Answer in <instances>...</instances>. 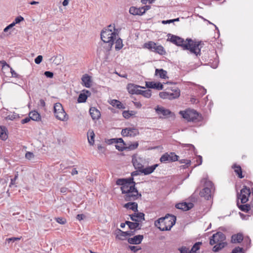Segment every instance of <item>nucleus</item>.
Masks as SVG:
<instances>
[{"label": "nucleus", "mask_w": 253, "mask_h": 253, "mask_svg": "<svg viewBox=\"0 0 253 253\" xmlns=\"http://www.w3.org/2000/svg\"><path fill=\"white\" fill-rule=\"evenodd\" d=\"M138 174V172L135 171L131 173V177L118 179L116 181L117 185L122 186L121 189L122 193L125 194L124 198L126 201H134L141 197V194L135 187V182L133 178V176Z\"/></svg>", "instance_id": "1"}, {"label": "nucleus", "mask_w": 253, "mask_h": 253, "mask_svg": "<svg viewBox=\"0 0 253 253\" xmlns=\"http://www.w3.org/2000/svg\"><path fill=\"white\" fill-rule=\"evenodd\" d=\"M169 40L174 44L182 46L184 49L189 50L190 52L196 55H200L201 47L200 45L201 42H196L191 39H186L184 41L183 39L174 35L169 34Z\"/></svg>", "instance_id": "2"}, {"label": "nucleus", "mask_w": 253, "mask_h": 253, "mask_svg": "<svg viewBox=\"0 0 253 253\" xmlns=\"http://www.w3.org/2000/svg\"><path fill=\"white\" fill-rule=\"evenodd\" d=\"M118 30L115 28L114 25H110L102 31L101 39L104 43L108 44L106 47L107 50L111 49L115 40L118 38Z\"/></svg>", "instance_id": "3"}, {"label": "nucleus", "mask_w": 253, "mask_h": 253, "mask_svg": "<svg viewBox=\"0 0 253 253\" xmlns=\"http://www.w3.org/2000/svg\"><path fill=\"white\" fill-rule=\"evenodd\" d=\"M176 217L168 214L165 217L159 218L155 222V225L161 231L169 230L175 224Z\"/></svg>", "instance_id": "4"}, {"label": "nucleus", "mask_w": 253, "mask_h": 253, "mask_svg": "<svg viewBox=\"0 0 253 253\" xmlns=\"http://www.w3.org/2000/svg\"><path fill=\"white\" fill-rule=\"evenodd\" d=\"M204 183V188L200 191V195L206 200H209L211 196L212 191L214 190V186L211 181L204 178L201 180Z\"/></svg>", "instance_id": "5"}, {"label": "nucleus", "mask_w": 253, "mask_h": 253, "mask_svg": "<svg viewBox=\"0 0 253 253\" xmlns=\"http://www.w3.org/2000/svg\"><path fill=\"white\" fill-rule=\"evenodd\" d=\"M180 114L189 122H197L202 120L201 116L194 110L188 109L185 111H180Z\"/></svg>", "instance_id": "6"}, {"label": "nucleus", "mask_w": 253, "mask_h": 253, "mask_svg": "<svg viewBox=\"0 0 253 253\" xmlns=\"http://www.w3.org/2000/svg\"><path fill=\"white\" fill-rule=\"evenodd\" d=\"M54 114L56 118L60 121L66 122L68 119V116L64 111L62 104L56 103L54 105Z\"/></svg>", "instance_id": "7"}, {"label": "nucleus", "mask_w": 253, "mask_h": 253, "mask_svg": "<svg viewBox=\"0 0 253 253\" xmlns=\"http://www.w3.org/2000/svg\"><path fill=\"white\" fill-rule=\"evenodd\" d=\"M144 47L151 51L155 52L160 55H165L166 53L164 47L161 45H158L153 42H149L144 44Z\"/></svg>", "instance_id": "8"}, {"label": "nucleus", "mask_w": 253, "mask_h": 253, "mask_svg": "<svg viewBox=\"0 0 253 253\" xmlns=\"http://www.w3.org/2000/svg\"><path fill=\"white\" fill-rule=\"evenodd\" d=\"M180 95V90L177 88L171 89V91L161 92L159 96L163 99H173L178 97Z\"/></svg>", "instance_id": "9"}, {"label": "nucleus", "mask_w": 253, "mask_h": 253, "mask_svg": "<svg viewBox=\"0 0 253 253\" xmlns=\"http://www.w3.org/2000/svg\"><path fill=\"white\" fill-rule=\"evenodd\" d=\"M250 194L251 190L250 188L244 186L241 190L240 194L238 195V198L240 199L241 203L245 204L248 201V198Z\"/></svg>", "instance_id": "10"}, {"label": "nucleus", "mask_w": 253, "mask_h": 253, "mask_svg": "<svg viewBox=\"0 0 253 253\" xmlns=\"http://www.w3.org/2000/svg\"><path fill=\"white\" fill-rule=\"evenodd\" d=\"M178 156L174 153H166L163 155L160 160L162 163H166L167 162H175L178 160Z\"/></svg>", "instance_id": "11"}, {"label": "nucleus", "mask_w": 253, "mask_h": 253, "mask_svg": "<svg viewBox=\"0 0 253 253\" xmlns=\"http://www.w3.org/2000/svg\"><path fill=\"white\" fill-rule=\"evenodd\" d=\"M225 240L224 234L222 232H218L212 236L211 238L210 239V243L211 245H213L216 243L224 242Z\"/></svg>", "instance_id": "12"}, {"label": "nucleus", "mask_w": 253, "mask_h": 253, "mask_svg": "<svg viewBox=\"0 0 253 253\" xmlns=\"http://www.w3.org/2000/svg\"><path fill=\"white\" fill-rule=\"evenodd\" d=\"M143 161L142 158L133 156L132 158V163L133 164V166L134 167L135 169H137L139 170V171H140V170L143 168Z\"/></svg>", "instance_id": "13"}, {"label": "nucleus", "mask_w": 253, "mask_h": 253, "mask_svg": "<svg viewBox=\"0 0 253 253\" xmlns=\"http://www.w3.org/2000/svg\"><path fill=\"white\" fill-rule=\"evenodd\" d=\"M82 84L87 88L91 87L92 85V80L91 76H89L88 74H84L82 78Z\"/></svg>", "instance_id": "14"}, {"label": "nucleus", "mask_w": 253, "mask_h": 253, "mask_svg": "<svg viewBox=\"0 0 253 253\" xmlns=\"http://www.w3.org/2000/svg\"><path fill=\"white\" fill-rule=\"evenodd\" d=\"M141 86L132 84H129L127 85L128 92L131 94H139L140 93Z\"/></svg>", "instance_id": "15"}, {"label": "nucleus", "mask_w": 253, "mask_h": 253, "mask_svg": "<svg viewBox=\"0 0 253 253\" xmlns=\"http://www.w3.org/2000/svg\"><path fill=\"white\" fill-rule=\"evenodd\" d=\"M146 11V9L145 7H141L139 8H137L134 6H131L129 8V12L131 14L133 15H142Z\"/></svg>", "instance_id": "16"}, {"label": "nucleus", "mask_w": 253, "mask_h": 253, "mask_svg": "<svg viewBox=\"0 0 253 253\" xmlns=\"http://www.w3.org/2000/svg\"><path fill=\"white\" fill-rule=\"evenodd\" d=\"M193 204L191 203H178L175 205V207L177 209H180L184 211H187L192 208Z\"/></svg>", "instance_id": "17"}, {"label": "nucleus", "mask_w": 253, "mask_h": 253, "mask_svg": "<svg viewBox=\"0 0 253 253\" xmlns=\"http://www.w3.org/2000/svg\"><path fill=\"white\" fill-rule=\"evenodd\" d=\"M147 87L150 88L162 90L163 89V84L159 82H149L146 83Z\"/></svg>", "instance_id": "18"}, {"label": "nucleus", "mask_w": 253, "mask_h": 253, "mask_svg": "<svg viewBox=\"0 0 253 253\" xmlns=\"http://www.w3.org/2000/svg\"><path fill=\"white\" fill-rule=\"evenodd\" d=\"M130 218L132 221L135 222H141L144 220V214L142 212L134 213L130 215Z\"/></svg>", "instance_id": "19"}, {"label": "nucleus", "mask_w": 253, "mask_h": 253, "mask_svg": "<svg viewBox=\"0 0 253 253\" xmlns=\"http://www.w3.org/2000/svg\"><path fill=\"white\" fill-rule=\"evenodd\" d=\"M143 239V236L142 235H138L135 236L132 238L128 239V242L130 244H139L141 243Z\"/></svg>", "instance_id": "20"}, {"label": "nucleus", "mask_w": 253, "mask_h": 253, "mask_svg": "<svg viewBox=\"0 0 253 253\" xmlns=\"http://www.w3.org/2000/svg\"><path fill=\"white\" fill-rule=\"evenodd\" d=\"M89 113L93 120H97L100 117V111L95 107H91L89 109Z\"/></svg>", "instance_id": "21"}, {"label": "nucleus", "mask_w": 253, "mask_h": 253, "mask_svg": "<svg viewBox=\"0 0 253 253\" xmlns=\"http://www.w3.org/2000/svg\"><path fill=\"white\" fill-rule=\"evenodd\" d=\"M158 166V164H155L154 165L148 167L146 168H143L142 169L140 170V172L144 173V175H148L152 173Z\"/></svg>", "instance_id": "22"}, {"label": "nucleus", "mask_w": 253, "mask_h": 253, "mask_svg": "<svg viewBox=\"0 0 253 253\" xmlns=\"http://www.w3.org/2000/svg\"><path fill=\"white\" fill-rule=\"evenodd\" d=\"M243 239L244 237L243 234L239 233L232 236L231 242L232 243H240Z\"/></svg>", "instance_id": "23"}, {"label": "nucleus", "mask_w": 253, "mask_h": 253, "mask_svg": "<svg viewBox=\"0 0 253 253\" xmlns=\"http://www.w3.org/2000/svg\"><path fill=\"white\" fill-rule=\"evenodd\" d=\"M155 75L161 79H166L168 78L167 72L163 69H156L155 70Z\"/></svg>", "instance_id": "24"}, {"label": "nucleus", "mask_w": 253, "mask_h": 253, "mask_svg": "<svg viewBox=\"0 0 253 253\" xmlns=\"http://www.w3.org/2000/svg\"><path fill=\"white\" fill-rule=\"evenodd\" d=\"M87 140L89 144L93 145L94 143L95 134L92 129H89L87 132Z\"/></svg>", "instance_id": "25"}, {"label": "nucleus", "mask_w": 253, "mask_h": 253, "mask_svg": "<svg viewBox=\"0 0 253 253\" xmlns=\"http://www.w3.org/2000/svg\"><path fill=\"white\" fill-rule=\"evenodd\" d=\"M109 103L113 107H116L118 109H125L124 105L119 100L112 99L109 101Z\"/></svg>", "instance_id": "26"}, {"label": "nucleus", "mask_w": 253, "mask_h": 253, "mask_svg": "<svg viewBox=\"0 0 253 253\" xmlns=\"http://www.w3.org/2000/svg\"><path fill=\"white\" fill-rule=\"evenodd\" d=\"M156 111L158 114H162L164 116H167L171 113L168 109H166L164 107L159 106L156 108Z\"/></svg>", "instance_id": "27"}, {"label": "nucleus", "mask_w": 253, "mask_h": 253, "mask_svg": "<svg viewBox=\"0 0 253 253\" xmlns=\"http://www.w3.org/2000/svg\"><path fill=\"white\" fill-rule=\"evenodd\" d=\"M29 116L33 121H39L41 120V116L37 111H33L30 112Z\"/></svg>", "instance_id": "28"}, {"label": "nucleus", "mask_w": 253, "mask_h": 253, "mask_svg": "<svg viewBox=\"0 0 253 253\" xmlns=\"http://www.w3.org/2000/svg\"><path fill=\"white\" fill-rule=\"evenodd\" d=\"M216 244L212 249V251L214 252H217L223 249L226 245L224 242H221L219 243H216Z\"/></svg>", "instance_id": "29"}, {"label": "nucleus", "mask_w": 253, "mask_h": 253, "mask_svg": "<svg viewBox=\"0 0 253 253\" xmlns=\"http://www.w3.org/2000/svg\"><path fill=\"white\" fill-rule=\"evenodd\" d=\"M124 207L132 210L134 211H137V204L135 202H129L124 205Z\"/></svg>", "instance_id": "30"}, {"label": "nucleus", "mask_w": 253, "mask_h": 253, "mask_svg": "<svg viewBox=\"0 0 253 253\" xmlns=\"http://www.w3.org/2000/svg\"><path fill=\"white\" fill-rule=\"evenodd\" d=\"M126 223L128 225V227L130 229H140L139 227L140 224L138 222H132L130 221H126Z\"/></svg>", "instance_id": "31"}, {"label": "nucleus", "mask_w": 253, "mask_h": 253, "mask_svg": "<svg viewBox=\"0 0 253 253\" xmlns=\"http://www.w3.org/2000/svg\"><path fill=\"white\" fill-rule=\"evenodd\" d=\"M138 146V142L136 141L133 143H126V150H133L136 149Z\"/></svg>", "instance_id": "32"}, {"label": "nucleus", "mask_w": 253, "mask_h": 253, "mask_svg": "<svg viewBox=\"0 0 253 253\" xmlns=\"http://www.w3.org/2000/svg\"><path fill=\"white\" fill-rule=\"evenodd\" d=\"M0 138L3 140L7 138L6 129L4 126H0Z\"/></svg>", "instance_id": "33"}, {"label": "nucleus", "mask_w": 253, "mask_h": 253, "mask_svg": "<svg viewBox=\"0 0 253 253\" xmlns=\"http://www.w3.org/2000/svg\"><path fill=\"white\" fill-rule=\"evenodd\" d=\"M128 136L134 137L139 134V131L135 128L127 127Z\"/></svg>", "instance_id": "34"}, {"label": "nucleus", "mask_w": 253, "mask_h": 253, "mask_svg": "<svg viewBox=\"0 0 253 253\" xmlns=\"http://www.w3.org/2000/svg\"><path fill=\"white\" fill-rule=\"evenodd\" d=\"M232 168L239 178H242L244 177V176L242 175V169L240 166L234 165Z\"/></svg>", "instance_id": "35"}, {"label": "nucleus", "mask_w": 253, "mask_h": 253, "mask_svg": "<svg viewBox=\"0 0 253 253\" xmlns=\"http://www.w3.org/2000/svg\"><path fill=\"white\" fill-rule=\"evenodd\" d=\"M126 232L123 231L120 229H118V232L117 233V238H118L119 240H124L126 238Z\"/></svg>", "instance_id": "36"}, {"label": "nucleus", "mask_w": 253, "mask_h": 253, "mask_svg": "<svg viewBox=\"0 0 253 253\" xmlns=\"http://www.w3.org/2000/svg\"><path fill=\"white\" fill-rule=\"evenodd\" d=\"M201 245L202 242H199L196 243L190 250V253H196V252L200 249Z\"/></svg>", "instance_id": "37"}, {"label": "nucleus", "mask_w": 253, "mask_h": 253, "mask_svg": "<svg viewBox=\"0 0 253 253\" xmlns=\"http://www.w3.org/2000/svg\"><path fill=\"white\" fill-rule=\"evenodd\" d=\"M116 40V41L115 42V48L116 50H120L123 46L122 40L120 38H117Z\"/></svg>", "instance_id": "38"}, {"label": "nucleus", "mask_w": 253, "mask_h": 253, "mask_svg": "<svg viewBox=\"0 0 253 253\" xmlns=\"http://www.w3.org/2000/svg\"><path fill=\"white\" fill-rule=\"evenodd\" d=\"M237 205L239 209L243 211L248 212L249 211H251V206L248 204L246 205H239L238 203L237 202Z\"/></svg>", "instance_id": "39"}, {"label": "nucleus", "mask_w": 253, "mask_h": 253, "mask_svg": "<svg viewBox=\"0 0 253 253\" xmlns=\"http://www.w3.org/2000/svg\"><path fill=\"white\" fill-rule=\"evenodd\" d=\"M87 96L86 94L83 93H81L79 95V97L78 98V103H84L85 102L87 99Z\"/></svg>", "instance_id": "40"}, {"label": "nucleus", "mask_w": 253, "mask_h": 253, "mask_svg": "<svg viewBox=\"0 0 253 253\" xmlns=\"http://www.w3.org/2000/svg\"><path fill=\"white\" fill-rule=\"evenodd\" d=\"M139 94H141L146 98H149L151 96V91L150 89L145 90H142L140 89V93Z\"/></svg>", "instance_id": "41"}, {"label": "nucleus", "mask_w": 253, "mask_h": 253, "mask_svg": "<svg viewBox=\"0 0 253 253\" xmlns=\"http://www.w3.org/2000/svg\"><path fill=\"white\" fill-rule=\"evenodd\" d=\"M126 143H121L116 145V148L119 151H123L126 150Z\"/></svg>", "instance_id": "42"}, {"label": "nucleus", "mask_w": 253, "mask_h": 253, "mask_svg": "<svg viewBox=\"0 0 253 253\" xmlns=\"http://www.w3.org/2000/svg\"><path fill=\"white\" fill-rule=\"evenodd\" d=\"M19 118V115L15 113H13L8 115L6 117V119L8 120L13 121Z\"/></svg>", "instance_id": "43"}, {"label": "nucleus", "mask_w": 253, "mask_h": 253, "mask_svg": "<svg viewBox=\"0 0 253 253\" xmlns=\"http://www.w3.org/2000/svg\"><path fill=\"white\" fill-rule=\"evenodd\" d=\"M180 163L181 164H185L186 166H182L183 169H185L187 168L189 165H190L191 161L187 159H182L179 161Z\"/></svg>", "instance_id": "44"}, {"label": "nucleus", "mask_w": 253, "mask_h": 253, "mask_svg": "<svg viewBox=\"0 0 253 253\" xmlns=\"http://www.w3.org/2000/svg\"><path fill=\"white\" fill-rule=\"evenodd\" d=\"M180 253H190V250L185 246H182L178 249Z\"/></svg>", "instance_id": "45"}, {"label": "nucleus", "mask_w": 253, "mask_h": 253, "mask_svg": "<svg viewBox=\"0 0 253 253\" xmlns=\"http://www.w3.org/2000/svg\"><path fill=\"white\" fill-rule=\"evenodd\" d=\"M24 18L22 16H19L14 19L12 24H14V26L16 24L19 23L20 22L24 21Z\"/></svg>", "instance_id": "46"}, {"label": "nucleus", "mask_w": 253, "mask_h": 253, "mask_svg": "<svg viewBox=\"0 0 253 253\" xmlns=\"http://www.w3.org/2000/svg\"><path fill=\"white\" fill-rule=\"evenodd\" d=\"M9 69H10V70L11 77L16 78H20V76L19 75H18L17 73H16L15 71L11 67H10Z\"/></svg>", "instance_id": "47"}, {"label": "nucleus", "mask_w": 253, "mask_h": 253, "mask_svg": "<svg viewBox=\"0 0 253 253\" xmlns=\"http://www.w3.org/2000/svg\"><path fill=\"white\" fill-rule=\"evenodd\" d=\"M111 141L112 143H115L116 144H119V143H125L124 142V141L123 140V139L121 138H113V139H111Z\"/></svg>", "instance_id": "48"}, {"label": "nucleus", "mask_w": 253, "mask_h": 253, "mask_svg": "<svg viewBox=\"0 0 253 253\" xmlns=\"http://www.w3.org/2000/svg\"><path fill=\"white\" fill-rule=\"evenodd\" d=\"M231 253H244L243 251V249L242 248H240L239 247H236L234 249Z\"/></svg>", "instance_id": "49"}, {"label": "nucleus", "mask_w": 253, "mask_h": 253, "mask_svg": "<svg viewBox=\"0 0 253 253\" xmlns=\"http://www.w3.org/2000/svg\"><path fill=\"white\" fill-rule=\"evenodd\" d=\"M55 220L57 222L61 224H64L66 222V219L62 217L55 218Z\"/></svg>", "instance_id": "50"}, {"label": "nucleus", "mask_w": 253, "mask_h": 253, "mask_svg": "<svg viewBox=\"0 0 253 253\" xmlns=\"http://www.w3.org/2000/svg\"><path fill=\"white\" fill-rule=\"evenodd\" d=\"M1 63L2 64V69L3 70H9V68H10V66L6 63L4 61H1Z\"/></svg>", "instance_id": "51"}, {"label": "nucleus", "mask_w": 253, "mask_h": 253, "mask_svg": "<svg viewBox=\"0 0 253 253\" xmlns=\"http://www.w3.org/2000/svg\"><path fill=\"white\" fill-rule=\"evenodd\" d=\"M25 157L28 160H32L34 157V155L33 153L28 152L25 154Z\"/></svg>", "instance_id": "52"}, {"label": "nucleus", "mask_w": 253, "mask_h": 253, "mask_svg": "<svg viewBox=\"0 0 253 253\" xmlns=\"http://www.w3.org/2000/svg\"><path fill=\"white\" fill-rule=\"evenodd\" d=\"M20 239V238H16V237H12L10 238H7L6 239V242H7L8 243H9L10 242H15V241L19 240Z\"/></svg>", "instance_id": "53"}, {"label": "nucleus", "mask_w": 253, "mask_h": 253, "mask_svg": "<svg viewBox=\"0 0 253 253\" xmlns=\"http://www.w3.org/2000/svg\"><path fill=\"white\" fill-rule=\"evenodd\" d=\"M42 60V55L38 56L35 59V62L36 64H39L41 63Z\"/></svg>", "instance_id": "54"}, {"label": "nucleus", "mask_w": 253, "mask_h": 253, "mask_svg": "<svg viewBox=\"0 0 253 253\" xmlns=\"http://www.w3.org/2000/svg\"><path fill=\"white\" fill-rule=\"evenodd\" d=\"M18 177V174L15 175L14 177L11 179V182L9 186L11 187L12 185L15 184V182Z\"/></svg>", "instance_id": "55"}, {"label": "nucleus", "mask_w": 253, "mask_h": 253, "mask_svg": "<svg viewBox=\"0 0 253 253\" xmlns=\"http://www.w3.org/2000/svg\"><path fill=\"white\" fill-rule=\"evenodd\" d=\"M128 128H126L125 129H123L121 132L122 135L124 136H128V134H127Z\"/></svg>", "instance_id": "56"}, {"label": "nucleus", "mask_w": 253, "mask_h": 253, "mask_svg": "<svg viewBox=\"0 0 253 253\" xmlns=\"http://www.w3.org/2000/svg\"><path fill=\"white\" fill-rule=\"evenodd\" d=\"M44 75L47 78H52L53 76V74L52 72L46 71L44 72Z\"/></svg>", "instance_id": "57"}, {"label": "nucleus", "mask_w": 253, "mask_h": 253, "mask_svg": "<svg viewBox=\"0 0 253 253\" xmlns=\"http://www.w3.org/2000/svg\"><path fill=\"white\" fill-rule=\"evenodd\" d=\"M123 115L124 118L127 119L130 117V114L129 113V111H125L123 113Z\"/></svg>", "instance_id": "58"}, {"label": "nucleus", "mask_w": 253, "mask_h": 253, "mask_svg": "<svg viewBox=\"0 0 253 253\" xmlns=\"http://www.w3.org/2000/svg\"><path fill=\"white\" fill-rule=\"evenodd\" d=\"M85 215L83 214H79L77 215L76 218L79 220H81L85 218Z\"/></svg>", "instance_id": "59"}, {"label": "nucleus", "mask_w": 253, "mask_h": 253, "mask_svg": "<svg viewBox=\"0 0 253 253\" xmlns=\"http://www.w3.org/2000/svg\"><path fill=\"white\" fill-rule=\"evenodd\" d=\"M13 27H14V24L11 23L4 29L3 31L4 32H7L8 30L12 28Z\"/></svg>", "instance_id": "60"}, {"label": "nucleus", "mask_w": 253, "mask_h": 253, "mask_svg": "<svg viewBox=\"0 0 253 253\" xmlns=\"http://www.w3.org/2000/svg\"><path fill=\"white\" fill-rule=\"evenodd\" d=\"M129 248L131 251H134V252H137V251H138L140 249L138 248L137 247L133 246H129Z\"/></svg>", "instance_id": "61"}, {"label": "nucleus", "mask_w": 253, "mask_h": 253, "mask_svg": "<svg viewBox=\"0 0 253 253\" xmlns=\"http://www.w3.org/2000/svg\"><path fill=\"white\" fill-rule=\"evenodd\" d=\"M30 119H31L30 118V117L29 118H26L22 120L21 123L23 124H26V123L29 122L30 121Z\"/></svg>", "instance_id": "62"}, {"label": "nucleus", "mask_w": 253, "mask_h": 253, "mask_svg": "<svg viewBox=\"0 0 253 253\" xmlns=\"http://www.w3.org/2000/svg\"><path fill=\"white\" fill-rule=\"evenodd\" d=\"M172 19L171 20H163L162 21V23L164 24H169L170 23H172Z\"/></svg>", "instance_id": "63"}, {"label": "nucleus", "mask_w": 253, "mask_h": 253, "mask_svg": "<svg viewBox=\"0 0 253 253\" xmlns=\"http://www.w3.org/2000/svg\"><path fill=\"white\" fill-rule=\"evenodd\" d=\"M68 189L66 187H62L60 189V192L63 193H65L67 192Z\"/></svg>", "instance_id": "64"}]
</instances>
